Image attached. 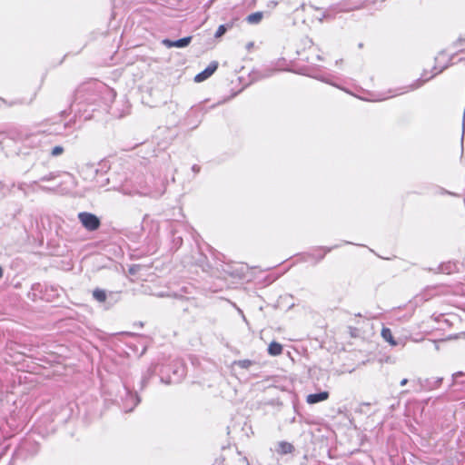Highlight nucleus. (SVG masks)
<instances>
[{
  "mask_svg": "<svg viewBox=\"0 0 465 465\" xmlns=\"http://www.w3.org/2000/svg\"><path fill=\"white\" fill-rule=\"evenodd\" d=\"M78 219L83 226L88 231L97 230L101 223L99 218L96 215L86 212L79 213Z\"/></svg>",
  "mask_w": 465,
  "mask_h": 465,
  "instance_id": "obj_1",
  "label": "nucleus"
},
{
  "mask_svg": "<svg viewBox=\"0 0 465 465\" xmlns=\"http://www.w3.org/2000/svg\"><path fill=\"white\" fill-rule=\"evenodd\" d=\"M217 67L218 64L216 62H212L203 72L195 75L194 81L196 83H201L206 80L216 71Z\"/></svg>",
  "mask_w": 465,
  "mask_h": 465,
  "instance_id": "obj_2",
  "label": "nucleus"
},
{
  "mask_svg": "<svg viewBox=\"0 0 465 465\" xmlns=\"http://www.w3.org/2000/svg\"><path fill=\"white\" fill-rule=\"evenodd\" d=\"M191 41H192V36H187V37H183V38H181V39L175 40V41L164 39V40H163V44L168 48H171V47L183 48V47L187 46L191 43Z\"/></svg>",
  "mask_w": 465,
  "mask_h": 465,
  "instance_id": "obj_3",
  "label": "nucleus"
},
{
  "mask_svg": "<svg viewBox=\"0 0 465 465\" xmlns=\"http://www.w3.org/2000/svg\"><path fill=\"white\" fill-rule=\"evenodd\" d=\"M329 398L328 391H322L320 393L309 394L306 398V401L309 404H315L320 401H326Z\"/></svg>",
  "mask_w": 465,
  "mask_h": 465,
  "instance_id": "obj_4",
  "label": "nucleus"
},
{
  "mask_svg": "<svg viewBox=\"0 0 465 465\" xmlns=\"http://www.w3.org/2000/svg\"><path fill=\"white\" fill-rule=\"evenodd\" d=\"M268 352L272 356H278L282 352V344L272 341L269 344L268 347Z\"/></svg>",
  "mask_w": 465,
  "mask_h": 465,
  "instance_id": "obj_5",
  "label": "nucleus"
},
{
  "mask_svg": "<svg viewBox=\"0 0 465 465\" xmlns=\"http://www.w3.org/2000/svg\"><path fill=\"white\" fill-rule=\"evenodd\" d=\"M381 336L382 338L388 341L391 346H396L398 343L394 340L391 331L388 328H383L381 331Z\"/></svg>",
  "mask_w": 465,
  "mask_h": 465,
  "instance_id": "obj_6",
  "label": "nucleus"
},
{
  "mask_svg": "<svg viewBox=\"0 0 465 465\" xmlns=\"http://www.w3.org/2000/svg\"><path fill=\"white\" fill-rule=\"evenodd\" d=\"M262 17H263L262 12H255V13L249 15L246 17V21L249 24L255 25V24H259L262 21Z\"/></svg>",
  "mask_w": 465,
  "mask_h": 465,
  "instance_id": "obj_7",
  "label": "nucleus"
},
{
  "mask_svg": "<svg viewBox=\"0 0 465 465\" xmlns=\"http://www.w3.org/2000/svg\"><path fill=\"white\" fill-rule=\"evenodd\" d=\"M292 450H293V446L291 443L282 441L278 444L277 451L282 454H288V453H291L292 451Z\"/></svg>",
  "mask_w": 465,
  "mask_h": 465,
  "instance_id": "obj_8",
  "label": "nucleus"
},
{
  "mask_svg": "<svg viewBox=\"0 0 465 465\" xmlns=\"http://www.w3.org/2000/svg\"><path fill=\"white\" fill-rule=\"evenodd\" d=\"M427 80H429V78L418 79L415 82H413L410 86L406 87L405 90L402 91L401 93L403 94V93H407L409 91L416 90V89L420 88Z\"/></svg>",
  "mask_w": 465,
  "mask_h": 465,
  "instance_id": "obj_9",
  "label": "nucleus"
},
{
  "mask_svg": "<svg viewBox=\"0 0 465 465\" xmlns=\"http://www.w3.org/2000/svg\"><path fill=\"white\" fill-rule=\"evenodd\" d=\"M93 297L100 302H104L105 300H106V292L104 291V290H101V289H95L94 292H93Z\"/></svg>",
  "mask_w": 465,
  "mask_h": 465,
  "instance_id": "obj_10",
  "label": "nucleus"
},
{
  "mask_svg": "<svg viewBox=\"0 0 465 465\" xmlns=\"http://www.w3.org/2000/svg\"><path fill=\"white\" fill-rule=\"evenodd\" d=\"M234 364L239 366L240 368L248 369L252 364V361L250 360H240L234 361Z\"/></svg>",
  "mask_w": 465,
  "mask_h": 465,
  "instance_id": "obj_11",
  "label": "nucleus"
},
{
  "mask_svg": "<svg viewBox=\"0 0 465 465\" xmlns=\"http://www.w3.org/2000/svg\"><path fill=\"white\" fill-rule=\"evenodd\" d=\"M226 30V26L224 25H221L215 33V37H221L225 34Z\"/></svg>",
  "mask_w": 465,
  "mask_h": 465,
  "instance_id": "obj_12",
  "label": "nucleus"
},
{
  "mask_svg": "<svg viewBox=\"0 0 465 465\" xmlns=\"http://www.w3.org/2000/svg\"><path fill=\"white\" fill-rule=\"evenodd\" d=\"M63 152H64V148L62 146H55L53 148L51 154L53 156H58V155L62 154Z\"/></svg>",
  "mask_w": 465,
  "mask_h": 465,
  "instance_id": "obj_13",
  "label": "nucleus"
},
{
  "mask_svg": "<svg viewBox=\"0 0 465 465\" xmlns=\"http://www.w3.org/2000/svg\"><path fill=\"white\" fill-rule=\"evenodd\" d=\"M461 375H463V373L461 371H459V372H456L453 374V379H457L458 377H460Z\"/></svg>",
  "mask_w": 465,
  "mask_h": 465,
  "instance_id": "obj_14",
  "label": "nucleus"
},
{
  "mask_svg": "<svg viewBox=\"0 0 465 465\" xmlns=\"http://www.w3.org/2000/svg\"><path fill=\"white\" fill-rule=\"evenodd\" d=\"M407 382H408V380H407V379H403V380L401 381V386H404V385H406V384H407Z\"/></svg>",
  "mask_w": 465,
  "mask_h": 465,
  "instance_id": "obj_15",
  "label": "nucleus"
},
{
  "mask_svg": "<svg viewBox=\"0 0 465 465\" xmlns=\"http://www.w3.org/2000/svg\"><path fill=\"white\" fill-rule=\"evenodd\" d=\"M132 399L135 401V405L138 404L139 399L137 396H132Z\"/></svg>",
  "mask_w": 465,
  "mask_h": 465,
  "instance_id": "obj_16",
  "label": "nucleus"
},
{
  "mask_svg": "<svg viewBox=\"0 0 465 465\" xmlns=\"http://www.w3.org/2000/svg\"><path fill=\"white\" fill-rule=\"evenodd\" d=\"M3 276V270L2 268L0 267V278Z\"/></svg>",
  "mask_w": 465,
  "mask_h": 465,
  "instance_id": "obj_17",
  "label": "nucleus"
},
{
  "mask_svg": "<svg viewBox=\"0 0 465 465\" xmlns=\"http://www.w3.org/2000/svg\"><path fill=\"white\" fill-rule=\"evenodd\" d=\"M462 61L465 63V57L462 59Z\"/></svg>",
  "mask_w": 465,
  "mask_h": 465,
  "instance_id": "obj_18",
  "label": "nucleus"
}]
</instances>
